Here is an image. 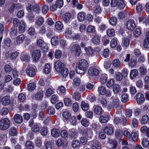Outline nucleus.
I'll use <instances>...</instances> for the list:
<instances>
[{"label": "nucleus", "mask_w": 149, "mask_h": 149, "mask_svg": "<svg viewBox=\"0 0 149 149\" xmlns=\"http://www.w3.org/2000/svg\"><path fill=\"white\" fill-rule=\"evenodd\" d=\"M17 134V132L16 128L15 127H12L9 131V134L12 136H16Z\"/></svg>", "instance_id": "27"}, {"label": "nucleus", "mask_w": 149, "mask_h": 149, "mask_svg": "<svg viewBox=\"0 0 149 149\" xmlns=\"http://www.w3.org/2000/svg\"><path fill=\"white\" fill-rule=\"evenodd\" d=\"M84 49L86 51V54L88 55H92L93 53V50L91 47L88 48L85 47Z\"/></svg>", "instance_id": "41"}, {"label": "nucleus", "mask_w": 149, "mask_h": 149, "mask_svg": "<svg viewBox=\"0 0 149 149\" xmlns=\"http://www.w3.org/2000/svg\"><path fill=\"white\" fill-rule=\"evenodd\" d=\"M139 71L141 76L146 75L147 72L146 69L143 66H141L139 68Z\"/></svg>", "instance_id": "42"}, {"label": "nucleus", "mask_w": 149, "mask_h": 149, "mask_svg": "<svg viewBox=\"0 0 149 149\" xmlns=\"http://www.w3.org/2000/svg\"><path fill=\"white\" fill-rule=\"evenodd\" d=\"M117 45V40L116 39H113L110 42V46L111 48H114Z\"/></svg>", "instance_id": "61"}, {"label": "nucleus", "mask_w": 149, "mask_h": 149, "mask_svg": "<svg viewBox=\"0 0 149 149\" xmlns=\"http://www.w3.org/2000/svg\"><path fill=\"white\" fill-rule=\"evenodd\" d=\"M81 107L82 109L84 111H86L88 110L89 108V105L88 104L83 101L81 102Z\"/></svg>", "instance_id": "26"}, {"label": "nucleus", "mask_w": 149, "mask_h": 149, "mask_svg": "<svg viewBox=\"0 0 149 149\" xmlns=\"http://www.w3.org/2000/svg\"><path fill=\"white\" fill-rule=\"evenodd\" d=\"M54 93V91L53 89L49 88L47 90L46 93V95L47 97H50L51 95Z\"/></svg>", "instance_id": "50"}, {"label": "nucleus", "mask_w": 149, "mask_h": 149, "mask_svg": "<svg viewBox=\"0 0 149 149\" xmlns=\"http://www.w3.org/2000/svg\"><path fill=\"white\" fill-rule=\"evenodd\" d=\"M19 54V53L17 51H15L12 52L10 54V58L12 60L16 59L18 56Z\"/></svg>", "instance_id": "48"}, {"label": "nucleus", "mask_w": 149, "mask_h": 149, "mask_svg": "<svg viewBox=\"0 0 149 149\" xmlns=\"http://www.w3.org/2000/svg\"><path fill=\"white\" fill-rule=\"evenodd\" d=\"M49 10L48 6L44 5L42 7V12L44 14H46Z\"/></svg>", "instance_id": "53"}, {"label": "nucleus", "mask_w": 149, "mask_h": 149, "mask_svg": "<svg viewBox=\"0 0 149 149\" xmlns=\"http://www.w3.org/2000/svg\"><path fill=\"white\" fill-rule=\"evenodd\" d=\"M100 37L98 35H96L93 38V42L95 44L97 45L100 42Z\"/></svg>", "instance_id": "37"}, {"label": "nucleus", "mask_w": 149, "mask_h": 149, "mask_svg": "<svg viewBox=\"0 0 149 149\" xmlns=\"http://www.w3.org/2000/svg\"><path fill=\"white\" fill-rule=\"evenodd\" d=\"M25 39V37L23 34H21L18 36L16 38V42L17 43L21 44L22 43Z\"/></svg>", "instance_id": "23"}, {"label": "nucleus", "mask_w": 149, "mask_h": 149, "mask_svg": "<svg viewBox=\"0 0 149 149\" xmlns=\"http://www.w3.org/2000/svg\"><path fill=\"white\" fill-rule=\"evenodd\" d=\"M89 75L91 76H97L99 73V70L94 67H91L89 68L88 70Z\"/></svg>", "instance_id": "8"}, {"label": "nucleus", "mask_w": 149, "mask_h": 149, "mask_svg": "<svg viewBox=\"0 0 149 149\" xmlns=\"http://www.w3.org/2000/svg\"><path fill=\"white\" fill-rule=\"evenodd\" d=\"M113 91L115 93L117 94L120 91V88L118 85L116 84L113 87Z\"/></svg>", "instance_id": "44"}, {"label": "nucleus", "mask_w": 149, "mask_h": 149, "mask_svg": "<svg viewBox=\"0 0 149 149\" xmlns=\"http://www.w3.org/2000/svg\"><path fill=\"white\" fill-rule=\"evenodd\" d=\"M31 130L33 132H37L39 131L40 129L38 125H35L32 127Z\"/></svg>", "instance_id": "57"}, {"label": "nucleus", "mask_w": 149, "mask_h": 149, "mask_svg": "<svg viewBox=\"0 0 149 149\" xmlns=\"http://www.w3.org/2000/svg\"><path fill=\"white\" fill-rule=\"evenodd\" d=\"M36 87V84L34 82L30 83L27 86L28 89L30 91H33L35 89Z\"/></svg>", "instance_id": "35"}, {"label": "nucleus", "mask_w": 149, "mask_h": 149, "mask_svg": "<svg viewBox=\"0 0 149 149\" xmlns=\"http://www.w3.org/2000/svg\"><path fill=\"white\" fill-rule=\"evenodd\" d=\"M62 18L64 22L66 23L68 22L71 18V15L69 13H66L62 15Z\"/></svg>", "instance_id": "14"}, {"label": "nucleus", "mask_w": 149, "mask_h": 149, "mask_svg": "<svg viewBox=\"0 0 149 149\" xmlns=\"http://www.w3.org/2000/svg\"><path fill=\"white\" fill-rule=\"evenodd\" d=\"M69 135L72 138L75 139L78 137V134L75 130L71 129L69 130Z\"/></svg>", "instance_id": "15"}, {"label": "nucleus", "mask_w": 149, "mask_h": 149, "mask_svg": "<svg viewBox=\"0 0 149 149\" xmlns=\"http://www.w3.org/2000/svg\"><path fill=\"white\" fill-rule=\"evenodd\" d=\"M107 80V77L105 74H103L101 75L100 79V81L102 84H104L106 83Z\"/></svg>", "instance_id": "34"}, {"label": "nucleus", "mask_w": 149, "mask_h": 149, "mask_svg": "<svg viewBox=\"0 0 149 149\" xmlns=\"http://www.w3.org/2000/svg\"><path fill=\"white\" fill-rule=\"evenodd\" d=\"M26 73L27 75L31 77H33L36 75L35 67L33 65L28 66L26 70Z\"/></svg>", "instance_id": "3"}, {"label": "nucleus", "mask_w": 149, "mask_h": 149, "mask_svg": "<svg viewBox=\"0 0 149 149\" xmlns=\"http://www.w3.org/2000/svg\"><path fill=\"white\" fill-rule=\"evenodd\" d=\"M139 72L136 69L132 70L130 74V77L131 79H133L138 75Z\"/></svg>", "instance_id": "18"}, {"label": "nucleus", "mask_w": 149, "mask_h": 149, "mask_svg": "<svg viewBox=\"0 0 149 149\" xmlns=\"http://www.w3.org/2000/svg\"><path fill=\"white\" fill-rule=\"evenodd\" d=\"M14 119L15 121L18 124L21 123L23 121L22 117L19 114H16L14 117Z\"/></svg>", "instance_id": "20"}, {"label": "nucleus", "mask_w": 149, "mask_h": 149, "mask_svg": "<svg viewBox=\"0 0 149 149\" xmlns=\"http://www.w3.org/2000/svg\"><path fill=\"white\" fill-rule=\"evenodd\" d=\"M63 116L66 121H70L71 117V114L68 111H65L63 113Z\"/></svg>", "instance_id": "28"}, {"label": "nucleus", "mask_w": 149, "mask_h": 149, "mask_svg": "<svg viewBox=\"0 0 149 149\" xmlns=\"http://www.w3.org/2000/svg\"><path fill=\"white\" fill-rule=\"evenodd\" d=\"M107 35L110 37H112L115 35V31L113 29H109L107 30Z\"/></svg>", "instance_id": "29"}, {"label": "nucleus", "mask_w": 149, "mask_h": 149, "mask_svg": "<svg viewBox=\"0 0 149 149\" xmlns=\"http://www.w3.org/2000/svg\"><path fill=\"white\" fill-rule=\"evenodd\" d=\"M128 100V96L127 94H123L121 95V100L123 102H126Z\"/></svg>", "instance_id": "47"}, {"label": "nucleus", "mask_w": 149, "mask_h": 149, "mask_svg": "<svg viewBox=\"0 0 149 149\" xmlns=\"http://www.w3.org/2000/svg\"><path fill=\"white\" fill-rule=\"evenodd\" d=\"M149 120V117L147 115H144L142 118L141 122V123L145 124Z\"/></svg>", "instance_id": "43"}, {"label": "nucleus", "mask_w": 149, "mask_h": 149, "mask_svg": "<svg viewBox=\"0 0 149 149\" xmlns=\"http://www.w3.org/2000/svg\"><path fill=\"white\" fill-rule=\"evenodd\" d=\"M56 4L58 8H61L63 5V0H57L56 3Z\"/></svg>", "instance_id": "64"}, {"label": "nucleus", "mask_w": 149, "mask_h": 149, "mask_svg": "<svg viewBox=\"0 0 149 149\" xmlns=\"http://www.w3.org/2000/svg\"><path fill=\"white\" fill-rule=\"evenodd\" d=\"M58 100V98L55 95H53L52 96L51 101L52 104H55Z\"/></svg>", "instance_id": "54"}, {"label": "nucleus", "mask_w": 149, "mask_h": 149, "mask_svg": "<svg viewBox=\"0 0 149 149\" xmlns=\"http://www.w3.org/2000/svg\"><path fill=\"white\" fill-rule=\"evenodd\" d=\"M55 112V109L54 107L50 106L48 108V112L49 114L53 115Z\"/></svg>", "instance_id": "62"}, {"label": "nucleus", "mask_w": 149, "mask_h": 149, "mask_svg": "<svg viewBox=\"0 0 149 149\" xmlns=\"http://www.w3.org/2000/svg\"><path fill=\"white\" fill-rule=\"evenodd\" d=\"M85 13L83 12L79 13L77 15V17L80 21H83L85 18Z\"/></svg>", "instance_id": "39"}, {"label": "nucleus", "mask_w": 149, "mask_h": 149, "mask_svg": "<svg viewBox=\"0 0 149 149\" xmlns=\"http://www.w3.org/2000/svg\"><path fill=\"white\" fill-rule=\"evenodd\" d=\"M104 132L108 135H111L113 132V125L110 124H107L104 129Z\"/></svg>", "instance_id": "7"}, {"label": "nucleus", "mask_w": 149, "mask_h": 149, "mask_svg": "<svg viewBox=\"0 0 149 149\" xmlns=\"http://www.w3.org/2000/svg\"><path fill=\"white\" fill-rule=\"evenodd\" d=\"M92 131L90 129L87 128L84 130L82 132L83 134L86 136L91 138L92 134Z\"/></svg>", "instance_id": "16"}, {"label": "nucleus", "mask_w": 149, "mask_h": 149, "mask_svg": "<svg viewBox=\"0 0 149 149\" xmlns=\"http://www.w3.org/2000/svg\"><path fill=\"white\" fill-rule=\"evenodd\" d=\"M137 103L139 104H142L144 101L145 99L143 94L141 93H137L136 96Z\"/></svg>", "instance_id": "10"}, {"label": "nucleus", "mask_w": 149, "mask_h": 149, "mask_svg": "<svg viewBox=\"0 0 149 149\" xmlns=\"http://www.w3.org/2000/svg\"><path fill=\"white\" fill-rule=\"evenodd\" d=\"M65 68V65L59 60L56 61L54 64V68L56 70L59 72L61 70Z\"/></svg>", "instance_id": "6"}, {"label": "nucleus", "mask_w": 149, "mask_h": 149, "mask_svg": "<svg viewBox=\"0 0 149 149\" xmlns=\"http://www.w3.org/2000/svg\"><path fill=\"white\" fill-rule=\"evenodd\" d=\"M37 46L40 47H42L44 46L45 44L44 40L42 39H39L37 41Z\"/></svg>", "instance_id": "52"}, {"label": "nucleus", "mask_w": 149, "mask_h": 149, "mask_svg": "<svg viewBox=\"0 0 149 149\" xmlns=\"http://www.w3.org/2000/svg\"><path fill=\"white\" fill-rule=\"evenodd\" d=\"M26 147L29 149H33L34 148L33 143L30 141H27L26 143Z\"/></svg>", "instance_id": "40"}, {"label": "nucleus", "mask_w": 149, "mask_h": 149, "mask_svg": "<svg viewBox=\"0 0 149 149\" xmlns=\"http://www.w3.org/2000/svg\"><path fill=\"white\" fill-rule=\"evenodd\" d=\"M106 90L104 86H101L98 88V92L101 95H105Z\"/></svg>", "instance_id": "45"}, {"label": "nucleus", "mask_w": 149, "mask_h": 149, "mask_svg": "<svg viewBox=\"0 0 149 149\" xmlns=\"http://www.w3.org/2000/svg\"><path fill=\"white\" fill-rule=\"evenodd\" d=\"M60 134V130L56 128L53 129L51 131L52 135L54 137H57L59 136Z\"/></svg>", "instance_id": "22"}, {"label": "nucleus", "mask_w": 149, "mask_h": 149, "mask_svg": "<svg viewBox=\"0 0 149 149\" xmlns=\"http://www.w3.org/2000/svg\"><path fill=\"white\" fill-rule=\"evenodd\" d=\"M133 33L135 36L139 37L141 34V29L139 28H136L134 32Z\"/></svg>", "instance_id": "58"}, {"label": "nucleus", "mask_w": 149, "mask_h": 149, "mask_svg": "<svg viewBox=\"0 0 149 149\" xmlns=\"http://www.w3.org/2000/svg\"><path fill=\"white\" fill-rule=\"evenodd\" d=\"M87 31L88 33H94L96 31V30L94 26L89 25L87 28Z\"/></svg>", "instance_id": "46"}, {"label": "nucleus", "mask_w": 149, "mask_h": 149, "mask_svg": "<svg viewBox=\"0 0 149 149\" xmlns=\"http://www.w3.org/2000/svg\"><path fill=\"white\" fill-rule=\"evenodd\" d=\"M91 146L92 149H101V144L97 140L92 141Z\"/></svg>", "instance_id": "11"}, {"label": "nucleus", "mask_w": 149, "mask_h": 149, "mask_svg": "<svg viewBox=\"0 0 149 149\" xmlns=\"http://www.w3.org/2000/svg\"><path fill=\"white\" fill-rule=\"evenodd\" d=\"M94 111L95 114L100 115L102 113L103 110L101 107L97 106L94 108Z\"/></svg>", "instance_id": "25"}, {"label": "nucleus", "mask_w": 149, "mask_h": 149, "mask_svg": "<svg viewBox=\"0 0 149 149\" xmlns=\"http://www.w3.org/2000/svg\"><path fill=\"white\" fill-rule=\"evenodd\" d=\"M143 46L145 48H149V31L147 32L146 38L144 40Z\"/></svg>", "instance_id": "17"}, {"label": "nucleus", "mask_w": 149, "mask_h": 149, "mask_svg": "<svg viewBox=\"0 0 149 149\" xmlns=\"http://www.w3.org/2000/svg\"><path fill=\"white\" fill-rule=\"evenodd\" d=\"M62 55V52L61 51L59 50H56V51L54 56L56 58H59Z\"/></svg>", "instance_id": "63"}, {"label": "nucleus", "mask_w": 149, "mask_h": 149, "mask_svg": "<svg viewBox=\"0 0 149 149\" xmlns=\"http://www.w3.org/2000/svg\"><path fill=\"white\" fill-rule=\"evenodd\" d=\"M131 138L132 140L134 141H136L138 138V135L137 134L136 132H132L131 134Z\"/></svg>", "instance_id": "51"}, {"label": "nucleus", "mask_w": 149, "mask_h": 149, "mask_svg": "<svg viewBox=\"0 0 149 149\" xmlns=\"http://www.w3.org/2000/svg\"><path fill=\"white\" fill-rule=\"evenodd\" d=\"M117 18L115 17H111L109 20V22L110 24L113 26H116L117 23Z\"/></svg>", "instance_id": "32"}, {"label": "nucleus", "mask_w": 149, "mask_h": 149, "mask_svg": "<svg viewBox=\"0 0 149 149\" xmlns=\"http://www.w3.org/2000/svg\"><path fill=\"white\" fill-rule=\"evenodd\" d=\"M72 34V32L71 30V28L70 26L69 28L66 29V30L65 33V36L67 38L70 37Z\"/></svg>", "instance_id": "38"}, {"label": "nucleus", "mask_w": 149, "mask_h": 149, "mask_svg": "<svg viewBox=\"0 0 149 149\" xmlns=\"http://www.w3.org/2000/svg\"><path fill=\"white\" fill-rule=\"evenodd\" d=\"M80 143L77 140H74L72 142V146L73 148H77L80 145Z\"/></svg>", "instance_id": "60"}, {"label": "nucleus", "mask_w": 149, "mask_h": 149, "mask_svg": "<svg viewBox=\"0 0 149 149\" xmlns=\"http://www.w3.org/2000/svg\"><path fill=\"white\" fill-rule=\"evenodd\" d=\"M136 26L135 22L134 20L130 19L126 22L127 29L131 31H133Z\"/></svg>", "instance_id": "4"}, {"label": "nucleus", "mask_w": 149, "mask_h": 149, "mask_svg": "<svg viewBox=\"0 0 149 149\" xmlns=\"http://www.w3.org/2000/svg\"><path fill=\"white\" fill-rule=\"evenodd\" d=\"M59 75L61 77L63 78H66L69 73V70L67 68H64L59 72Z\"/></svg>", "instance_id": "12"}, {"label": "nucleus", "mask_w": 149, "mask_h": 149, "mask_svg": "<svg viewBox=\"0 0 149 149\" xmlns=\"http://www.w3.org/2000/svg\"><path fill=\"white\" fill-rule=\"evenodd\" d=\"M141 144L144 148H147L149 146V141L147 138H144L143 139Z\"/></svg>", "instance_id": "31"}, {"label": "nucleus", "mask_w": 149, "mask_h": 149, "mask_svg": "<svg viewBox=\"0 0 149 149\" xmlns=\"http://www.w3.org/2000/svg\"><path fill=\"white\" fill-rule=\"evenodd\" d=\"M113 65L116 68H118L120 65V63L118 59H114L112 61Z\"/></svg>", "instance_id": "49"}, {"label": "nucleus", "mask_w": 149, "mask_h": 149, "mask_svg": "<svg viewBox=\"0 0 149 149\" xmlns=\"http://www.w3.org/2000/svg\"><path fill=\"white\" fill-rule=\"evenodd\" d=\"M10 102V97L8 96H5L2 99L1 102L4 105H6L9 104Z\"/></svg>", "instance_id": "19"}, {"label": "nucleus", "mask_w": 149, "mask_h": 149, "mask_svg": "<svg viewBox=\"0 0 149 149\" xmlns=\"http://www.w3.org/2000/svg\"><path fill=\"white\" fill-rule=\"evenodd\" d=\"M71 50L72 52L75 53V54L78 56L80 55L81 51L79 45L77 44H74L72 46Z\"/></svg>", "instance_id": "5"}, {"label": "nucleus", "mask_w": 149, "mask_h": 149, "mask_svg": "<svg viewBox=\"0 0 149 149\" xmlns=\"http://www.w3.org/2000/svg\"><path fill=\"white\" fill-rule=\"evenodd\" d=\"M11 43V40L9 38H6L4 39V42L3 44L5 46L9 47L10 46Z\"/></svg>", "instance_id": "55"}, {"label": "nucleus", "mask_w": 149, "mask_h": 149, "mask_svg": "<svg viewBox=\"0 0 149 149\" xmlns=\"http://www.w3.org/2000/svg\"><path fill=\"white\" fill-rule=\"evenodd\" d=\"M41 56L40 50H36L33 52L32 57L34 61H37L40 59Z\"/></svg>", "instance_id": "9"}, {"label": "nucleus", "mask_w": 149, "mask_h": 149, "mask_svg": "<svg viewBox=\"0 0 149 149\" xmlns=\"http://www.w3.org/2000/svg\"><path fill=\"white\" fill-rule=\"evenodd\" d=\"M87 61L85 59L80 60L78 63L76 64V71L79 74H83L85 73L88 67Z\"/></svg>", "instance_id": "1"}, {"label": "nucleus", "mask_w": 149, "mask_h": 149, "mask_svg": "<svg viewBox=\"0 0 149 149\" xmlns=\"http://www.w3.org/2000/svg\"><path fill=\"white\" fill-rule=\"evenodd\" d=\"M10 124V121L8 118L1 119L0 121V128L2 130H6L9 128Z\"/></svg>", "instance_id": "2"}, {"label": "nucleus", "mask_w": 149, "mask_h": 149, "mask_svg": "<svg viewBox=\"0 0 149 149\" xmlns=\"http://www.w3.org/2000/svg\"><path fill=\"white\" fill-rule=\"evenodd\" d=\"M109 114L107 113L104 114L101 116L99 118L100 122L102 123H105L107 122L109 118Z\"/></svg>", "instance_id": "13"}, {"label": "nucleus", "mask_w": 149, "mask_h": 149, "mask_svg": "<svg viewBox=\"0 0 149 149\" xmlns=\"http://www.w3.org/2000/svg\"><path fill=\"white\" fill-rule=\"evenodd\" d=\"M56 28L58 30H61L63 28V25L60 21L57 22L55 24Z\"/></svg>", "instance_id": "33"}, {"label": "nucleus", "mask_w": 149, "mask_h": 149, "mask_svg": "<svg viewBox=\"0 0 149 149\" xmlns=\"http://www.w3.org/2000/svg\"><path fill=\"white\" fill-rule=\"evenodd\" d=\"M43 95V91H41L37 93L35 95V98L37 100H40L42 98Z\"/></svg>", "instance_id": "59"}, {"label": "nucleus", "mask_w": 149, "mask_h": 149, "mask_svg": "<svg viewBox=\"0 0 149 149\" xmlns=\"http://www.w3.org/2000/svg\"><path fill=\"white\" fill-rule=\"evenodd\" d=\"M64 102L65 106L70 107L72 105V101L70 98H65L64 99Z\"/></svg>", "instance_id": "36"}, {"label": "nucleus", "mask_w": 149, "mask_h": 149, "mask_svg": "<svg viewBox=\"0 0 149 149\" xmlns=\"http://www.w3.org/2000/svg\"><path fill=\"white\" fill-rule=\"evenodd\" d=\"M18 30L20 33H22L25 31V25L24 22L23 21H20V23L18 25Z\"/></svg>", "instance_id": "21"}, {"label": "nucleus", "mask_w": 149, "mask_h": 149, "mask_svg": "<svg viewBox=\"0 0 149 149\" xmlns=\"http://www.w3.org/2000/svg\"><path fill=\"white\" fill-rule=\"evenodd\" d=\"M113 100L112 104L114 107L116 108L119 105L120 101L117 97L113 96L111 97Z\"/></svg>", "instance_id": "24"}, {"label": "nucleus", "mask_w": 149, "mask_h": 149, "mask_svg": "<svg viewBox=\"0 0 149 149\" xmlns=\"http://www.w3.org/2000/svg\"><path fill=\"white\" fill-rule=\"evenodd\" d=\"M81 97L80 93L78 92L75 93L73 96V97L76 100H79Z\"/></svg>", "instance_id": "56"}, {"label": "nucleus", "mask_w": 149, "mask_h": 149, "mask_svg": "<svg viewBox=\"0 0 149 149\" xmlns=\"http://www.w3.org/2000/svg\"><path fill=\"white\" fill-rule=\"evenodd\" d=\"M59 38L58 36H54L52 38L51 40L52 44L54 45H57L58 43Z\"/></svg>", "instance_id": "30"}]
</instances>
